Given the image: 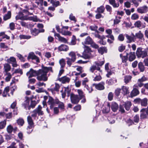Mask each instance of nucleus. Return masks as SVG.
<instances>
[{
    "label": "nucleus",
    "mask_w": 148,
    "mask_h": 148,
    "mask_svg": "<svg viewBox=\"0 0 148 148\" xmlns=\"http://www.w3.org/2000/svg\"><path fill=\"white\" fill-rule=\"evenodd\" d=\"M71 44L72 45H75L76 43V39L75 36H73L72 38V39L71 42Z\"/></svg>",
    "instance_id": "64"
},
{
    "label": "nucleus",
    "mask_w": 148,
    "mask_h": 148,
    "mask_svg": "<svg viewBox=\"0 0 148 148\" xmlns=\"http://www.w3.org/2000/svg\"><path fill=\"white\" fill-rule=\"evenodd\" d=\"M16 60V58L13 57H11L9 58L8 59L7 62L10 63L11 64L14 61H15Z\"/></svg>",
    "instance_id": "55"
},
{
    "label": "nucleus",
    "mask_w": 148,
    "mask_h": 148,
    "mask_svg": "<svg viewBox=\"0 0 148 148\" xmlns=\"http://www.w3.org/2000/svg\"><path fill=\"white\" fill-rule=\"evenodd\" d=\"M40 71H42L43 73H46L47 74V72L49 71H50L51 72H52V68L51 67H46L43 66L42 68V69H39V70Z\"/></svg>",
    "instance_id": "18"
},
{
    "label": "nucleus",
    "mask_w": 148,
    "mask_h": 148,
    "mask_svg": "<svg viewBox=\"0 0 148 148\" xmlns=\"http://www.w3.org/2000/svg\"><path fill=\"white\" fill-rule=\"evenodd\" d=\"M84 51L83 52L81 57L85 59H88L92 58L93 56L91 52L92 51L89 47L85 45L84 46Z\"/></svg>",
    "instance_id": "1"
},
{
    "label": "nucleus",
    "mask_w": 148,
    "mask_h": 148,
    "mask_svg": "<svg viewBox=\"0 0 148 148\" xmlns=\"http://www.w3.org/2000/svg\"><path fill=\"white\" fill-rule=\"evenodd\" d=\"M11 17V13L10 11H8L7 14H5L3 16V20L6 21L9 19Z\"/></svg>",
    "instance_id": "41"
},
{
    "label": "nucleus",
    "mask_w": 148,
    "mask_h": 148,
    "mask_svg": "<svg viewBox=\"0 0 148 148\" xmlns=\"http://www.w3.org/2000/svg\"><path fill=\"white\" fill-rule=\"evenodd\" d=\"M7 76L5 78V80L6 82L9 81L12 77V75L10 73H7L5 74Z\"/></svg>",
    "instance_id": "53"
},
{
    "label": "nucleus",
    "mask_w": 148,
    "mask_h": 148,
    "mask_svg": "<svg viewBox=\"0 0 148 148\" xmlns=\"http://www.w3.org/2000/svg\"><path fill=\"white\" fill-rule=\"evenodd\" d=\"M65 90L64 92H62V91L61 92H62V95L63 98H64L66 96V94H67V96L69 97L70 96L71 90L69 87H67L64 88Z\"/></svg>",
    "instance_id": "13"
},
{
    "label": "nucleus",
    "mask_w": 148,
    "mask_h": 148,
    "mask_svg": "<svg viewBox=\"0 0 148 148\" xmlns=\"http://www.w3.org/2000/svg\"><path fill=\"white\" fill-rule=\"evenodd\" d=\"M59 63L61 66V69H63L65 67L66 64L65 60L62 58L60 60Z\"/></svg>",
    "instance_id": "38"
},
{
    "label": "nucleus",
    "mask_w": 148,
    "mask_h": 148,
    "mask_svg": "<svg viewBox=\"0 0 148 148\" xmlns=\"http://www.w3.org/2000/svg\"><path fill=\"white\" fill-rule=\"evenodd\" d=\"M131 18L133 20H136L139 18V16L137 14L134 13L132 15Z\"/></svg>",
    "instance_id": "63"
},
{
    "label": "nucleus",
    "mask_w": 148,
    "mask_h": 148,
    "mask_svg": "<svg viewBox=\"0 0 148 148\" xmlns=\"http://www.w3.org/2000/svg\"><path fill=\"white\" fill-rule=\"evenodd\" d=\"M93 41L92 39L89 36H88L85 39L84 42H82L83 44H84L87 45H90L92 42Z\"/></svg>",
    "instance_id": "24"
},
{
    "label": "nucleus",
    "mask_w": 148,
    "mask_h": 148,
    "mask_svg": "<svg viewBox=\"0 0 148 148\" xmlns=\"http://www.w3.org/2000/svg\"><path fill=\"white\" fill-rule=\"evenodd\" d=\"M136 54L138 58H144L147 56V51L141 47L137 48L136 52Z\"/></svg>",
    "instance_id": "2"
},
{
    "label": "nucleus",
    "mask_w": 148,
    "mask_h": 148,
    "mask_svg": "<svg viewBox=\"0 0 148 148\" xmlns=\"http://www.w3.org/2000/svg\"><path fill=\"white\" fill-rule=\"evenodd\" d=\"M119 108L118 105L115 102H112L111 104V108L112 110L114 112H116Z\"/></svg>",
    "instance_id": "25"
},
{
    "label": "nucleus",
    "mask_w": 148,
    "mask_h": 148,
    "mask_svg": "<svg viewBox=\"0 0 148 148\" xmlns=\"http://www.w3.org/2000/svg\"><path fill=\"white\" fill-rule=\"evenodd\" d=\"M104 85L105 82H102L98 84H93L92 86H95L97 89L101 90H103L105 89Z\"/></svg>",
    "instance_id": "8"
},
{
    "label": "nucleus",
    "mask_w": 148,
    "mask_h": 148,
    "mask_svg": "<svg viewBox=\"0 0 148 148\" xmlns=\"http://www.w3.org/2000/svg\"><path fill=\"white\" fill-rule=\"evenodd\" d=\"M135 36H136L137 38L140 39H142L143 38H144L143 35L140 31L138 32L136 34Z\"/></svg>",
    "instance_id": "44"
},
{
    "label": "nucleus",
    "mask_w": 148,
    "mask_h": 148,
    "mask_svg": "<svg viewBox=\"0 0 148 148\" xmlns=\"http://www.w3.org/2000/svg\"><path fill=\"white\" fill-rule=\"evenodd\" d=\"M98 50L99 52L101 55L103 54L104 52L106 53L107 50L106 48L104 47H101L99 48Z\"/></svg>",
    "instance_id": "33"
},
{
    "label": "nucleus",
    "mask_w": 148,
    "mask_h": 148,
    "mask_svg": "<svg viewBox=\"0 0 148 148\" xmlns=\"http://www.w3.org/2000/svg\"><path fill=\"white\" fill-rule=\"evenodd\" d=\"M7 132L9 133H11L13 130V127L11 125H9L7 127Z\"/></svg>",
    "instance_id": "54"
},
{
    "label": "nucleus",
    "mask_w": 148,
    "mask_h": 148,
    "mask_svg": "<svg viewBox=\"0 0 148 148\" xmlns=\"http://www.w3.org/2000/svg\"><path fill=\"white\" fill-rule=\"evenodd\" d=\"M110 110V104L108 103L106 106L103 108L102 111L103 113H106L109 112Z\"/></svg>",
    "instance_id": "29"
},
{
    "label": "nucleus",
    "mask_w": 148,
    "mask_h": 148,
    "mask_svg": "<svg viewBox=\"0 0 148 148\" xmlns=\"http://www.w3.org/2000/svg\"><path fill=\"white\" fill-rule=\"evenodd\" d=\"M4 71L6 72V73H8V72L10 70L11 66L8 64H5L4 65Z\"/></svg>",
    "instance_id": "32"
},
{
    "label": "nucleus",
    "mask_w": 148,
    "mask_h": 148,
    "mask_svg": "<svg viewBox=\"0 0 148 148\" xmlns=\"http://www.w3.org/2000/svg\"><path fill=\"white\" fill-rule=\"evenodd\" d=\"M24 123V120L22 119H19L17 120V123L19 125L22 126Z\"/></svg>",
    "instance_id": "57"
},
{
    "label": "nucleus",
    "mask_w": 148,
    "mask_h": 148,
    "mask_svg": "<svg viewBox=\"0 0 148 148\" xmlns=\"http://www.w3.org/2000/svg\"><path fill=\"white\" fill-rule=\"evenodd\" d=\"M38 73V70L36 71L31 69L27 73L26 75L28 77V78H30L33 77L37 76Z\"/></svg>",
    "instance_id": "9"
},
{
    "label": "nucleus",
    "mask_w": 148,
    "mask_h": 148,
    "mask_svg": "<svg viewBox=\"0 0 148 148\" xmlns=\"http://www.w3.org/2000/svg\"><path fill=\"white\" fill-rule=\"evenodd\" d=\"M47 104L49 106L50 109L52 110L56 104V100H54L51 97H49L47 101Z\"/></svg>",
    "instance_id": "7"
},
{
    "label": "nucleus",
    "mask_w": 148,
    "mask_h": 148,
    "mask_svg": "<svg viewBox=\"0 0 148 148\" xmlns=\"http://www.w3.org/2000/svg\"><path fill=\"white\" fill-rule=\"evenodd\" d=\"M6 124V120L5 119L3 121L0 122V130L4 129Z\"/></svg>",
    "instance_id": "36"
},
{
    "label": "nucleus",
    "mask_w": 148,
    "mask_h": 148,
    "mask_svg": "<svg viewBox=\"0 0 148 148\" xmlns=\"http://www.w3.org/2000/svg\"><path fill=\"white\" fill-rule=\"evenodd\" d=\"M138 67L140 72H143L145 70V66L142 62H140L138 64Z\"/></svg>",
    "instance_id": "30"
},
{
    "label": "nucleus",
    "mask_w": 148,
    "mask_h": 148,
    "mask_svg": "<svg viewBox=\"0 0 148 148\" xmlns=\"http://www.w3.org/2000/svg\"><path fill=\"white\" fill-rule=\"evenodd\" d=\"M147 99L145 98L142 99H137L135 100V101L137 103H140L142 106H146L147 105Z\"/></svg>",
    "instance_id": "10"
},
{
    "label": "nucleus",
    "mask_w": 148,
    "mask_h": 148,
    "mask_svg": "<svg viewBox=\"0 0 148 148\" xmlns=\"http://www.w3.org/2000/svg\"><path fill=\"white\" fill-rule=\"evenodd\" d=\"M16 56L21 61L24 62L25 61V59L24 57L21 54L18 53H17Z\"/></svg>",
    "instance_id": "52"
},
{
    "label": "nucleus",
    "mask_w": 148,
    "mask_h": 148,
    "mask_svg": "<svg viewBox=\"0 0 148 148\" xmlns=\"http://www.w3.org/2000/svg\"><path fill=\"white\" fill-rule=\"evenodd\" d=\"M70 98L72 103L74 104L77 103L80 99L78 95L73 93L71 94Z\"/></svg>",
    "instance_id": "6"
},
{
    "label": "nucleus",
    "mask_w": 148,
    "mask_h": 148,
    "mask_svg": "<svg viewBox=\"0 0 148 148\" xmlns=\"http://www.w3.org/2000/svg\"><path fill=\"white\" fill-rule=\"evenodd\" d=\"M104 60L99 61H96L95 62L96 65L97 66V67L101 66H102L104 63Z\"/></svg>",
    "instance_id": "46"
},
{
    "label": "nucleus",
    "mask_w": 148,
    "mask_h": 148,
    "mask_svg": "<svg viewBox=\"0 0 148 148\" xmlns=\"http://www.w3.org/2000/svg\"><path fill=\"white\" fill-rule=\"evenodd\" d=\"M125 36L127 40V42L128 43H130L132 42H134L135 40V36L133 33L131 34V36H129L127 34H125Z\"/></svg>",
    "instance_id": "11"
},
{
    "label": "nucleus",
    "mask_w": 148,
    "mask_h": 148,
    "mask_svg": "<svg viewBox=\"0 0 148 148\" xmlns=\"http://www.w3.org/2000/svg\"><path fill=\"white\" fill-rule=\"evenodd\" d=\"M19 38L20 39H28L31 38V36L29 35H21L19 36Z\"/></svg>",
    "instance_id": "49"
},
{
    "label": "nucleus",
    "mask_w": 148,
    "mask_h": 148,
    "mask_svg": "<svg viewBox=\"0 0 148 148\" xmlns=\"http://www.w3.org/2000/svg\"><path fill=\"white\" fill-rule=\"evenodd\" d=\"M5 117L6 118V120L7 119H11L12 117V112H10L8 113H6L5 114Z\"/></svg>",
    "instance_id": "58"
},
{
    "label": "nucleus",
    "mask_w": 148,
    "mask_h": 148,
    "mask_svg": "<svg viewBox=\"0 0 148 148\" xmlns=\"http://www.w3.org/2000/svg\"><path fill=\"white\" fill-rule=\"evenodd\" d=\"M97 26L96 25L91 26L90 27V28L92 31H95L96 32L98 33H99V32L97 30Z\"/></svg>",
    "instance_id": "51"
},
{
    "label": "nucleus",
    "mask_w": 148,
    "mask_h": 148,
    "mask_svg": "<svg viewBox=\"0 0 148 148\" xmlns=\"http://www.w3.org/2000/svg\"><path fill=\"white\" fill-rule=\"evenodd\" d=\"M37 76V79L39 81H46L47 80L48 77L47 76V74L43 73L42 71L38 70V73Z\"/></svg>",
    "instance_id": "4"
},
{
    "label": "nucleus",
    "mask_w": 148,
    "mask_h": 148,
    "mask_svg": "<svg viewBox=\"0 0 148 148\" xmlns=\"http://www.w3.org/2000/svg\"><path fill=\"white\" fill-rule=\"evenodd\" d=\"M42 109V107L40 105H39L38 108L32 112L31 116L35 119L37 116V114L39 115H42L43 114V112L41 110Z\"/></svg>",
    "instance_id": "3"
},
{
    "label": "nucleus",
    "mask_w": 148,
    "mask_h": 148,
    "mask_svg": "<svg viewBox=\"0 0 148 148\" xmlns=\"http://www.w3.org/2000/svg\"><path fill=\"white\" fill-rule=\"evenodd\" d=\"M13 73H20L21 75H22L23 73V72L22 69L19 68L16 69Z\"/></svg>",
    "instance_id": "61"
},
{
    "label": "nucleus",
    "mask_w": 148,
    "mask_h": 148,
    "mask_svg": "<svg viewBox=\"0 0 148 148\" xmlns=\"http://www.w3.org/2000/svg\"><path fill=\"white\" fill-rule=\"evenodd\" d=\"M127 55L129 56L128 59L129 61L130 62L133 61L136 58V56L134 52H130L129 54L127 53Z\"/></svg>",
    "instance_id": "19"
},
{
    "label": "nucleus",
    "mask_w": 148,
    "mask_h": 148,
    "mask_svg": "<svg viewBox=\"0 0 148 148\" xmlns=\"http://www.w3.org/2000/svg\"><path fill=\"white\" fill-rule=\"evenodd\" d=\"M77 92L79 95V98L80 99H82L85 97L82 90H78Z\"/></svg>",
    "instance_id": "47"
},
{
    "label": "nucleus",
    "mask_w": 148,
    "mask_h": 148,
    "mask_svg": "<svg viewBox=\"0 0 148 148\" xmlns=\"http://www.w3.org/2000/svg\"><path fill=\"white\" fill-rule=\"evenodd\" d=\"M56 104H58V108L62 110H63L64 108V103L60 101L58 99H56Z\"/></svg>",
    "instance_id": "31"
},
{
    "label": "nucleus",
    "mask_w": 148,
    "mask_h": 148,
    "mask_svg": "<svg viewBox=\"0 0 148 148\" xmlns=\"http://www.w3.org/2000/svg\"><path fill=\"white\" fill-rule=\"evenodd\" d=\"M84 88H86L88 91L89 93H91L93 91L92 88V86L89 87L88 85L84 86Z\"/></svg>",
    "instance_id": "59"
},
{
    "label": "nucleus",
    "mask_w": 148,
    "mask_h": 148,
    "mask_svg": "<svg viewBox=\"0 0 148 148\" xmlns=\"http://www.w3.org/2000/svg\"><path fill=\"white\" fill-rule=\"evenodd\" d=\"M66 59L67 60L66 61L67 64L69 66H70L72 63L75 61V60L70 59V58L69 57H66Z\"/></svg>",
    "instance_id": "40"
},
{
    "label": "nucleus",
    "mask_w": 148,
    "mask_h": 148,
    "mask_svg": "<svg viewBox=\"0 0 148 148\" xmlns=\"http://www.w3.org/2000/svg\"><path fill=\"white\" fill-rule=\"evenodd\" d=\"M58 49L60 51H66L69 49V47L66 45L62 44L58 47Z\"/></svg>",
    "instance_id": "22"
},
{
    "label": "nucleus",
    "mask_w": 148,
    "mask_h": 148,
    "mask_svg": "<svg viewBox=\"0 0 148 148\" xmlns=\"http://www.w3.org/2000/svg\"><path fill=\"white\" fill-rule=\"evenodd\" d=\"M132 77L131 76H127L125 77L124 82L126 84H127L131 80Z\"/></svg>",
    "instance_id": "48"
},
{
    "label": "nucleus",
    "mask_w": 148,
    "mask_h": 148,
    "mask_svg": "<svg viewBox=\"0 0 148 148\" xmlns=\"http://www.w3.org/2000/svg\"><path fill=\"white\" fill-rule=\"evenodd\" d=\"M104 10L105 8L104 6H101L97 8V10L95 12L102 13L104 12Z\"/></svg>",
    "instance_id": "37"
},
{
    "label": "nucleus",
    "mask_w": 148,
    "mask_h": 148,
    "mask_svg": "<svg viewBox=\"0 0 148 148\" xmlns=\"http://www.w3.org/2000/svg\"><path fill=\"white\" fill-rule=\"evenodd\" d=\"M137 11L141 14L146 13L148 11V7L146 5L140 7L137 9Z\"/></svg>",
    "instance_id": "14"
},
{
    "label": "nucleus",
    "mask_w": 148,
    "mask_h": 148,
    "mask_svg": "<svg viewBox=\"0 0 148 148\" xmlns=\"http://www.w3.org/2000/svg\"><path fill=\"white\" fill-rule=\"evenodd\" d=\"M29 99L28 97H26V100L22 103V106L26 110H28L29 107Z\"/></svg>",
    "instance_id": "15"
},
{
    "label": "nucleus",
    "mask_w": 148,
    "mask_h": 148,
    "mask_svg": "<svg viewBox=\"0 0 148 148\" xmlns=\"http://www.w3.org/2000/svg\"><path fill=\"white\" fill-rule=\"evenodd\" d=\"M128 88L125 86H123L122 87L121 90V93L124 95L129 93Z\"/></svg>",
    "instance_id": "21"
},
{
    "label": "nucleus",
    "mask_w": 148,
    "mask_h": 148,
    "mask_svg": "<svg viewBox=\"0 0 148 148\" xmlns=\"http://www.w3.org/2000/svg\"><path fill=\"white\" fill-rule=\"evenodd\" d=\"M55 36L57 37L59 41L61 42L66 43L67 42V40L65 38L61 36L58 34L55 33Z\"/></svg>",
    "instance_id": "16"
},
{
    "label": "nucleus",
    "mask_w": 148,
    "mask_h": 148,
    "mask_svg": "<svg viewBox=\"0 0 148 148\" xmlns=\"http://www.w3.org/2000/svg\"><path fill=\"white\" fill-rule=\"evenodd\" d=\"M23 18V15L22 13H20L18 14L16 16V20L22 19Z\"/></svg>",
    "instance_id": "60"
},
{
    "label": "nucleus",
    "mask_w": 148,
    "mask_h": 148,
    "mask_svg": "<svg viewBox=\"0 0 148 148\" xmlns=\"http://www.w3.org/2000/svg\"><path fill=\"white\" fill-rule=\"evenodd\" d=\"M69 56L71 57L70 59L75 60L76 59V55L75 52H71L69 53Z\"/></svg>",
    "instance_id": "45"
},
{
    "label": "nucleus",
    "mask_w": 148,
    "mask_h": 148,
    "mask_svg": "<svg viewBox=\"0 0 148 148\" xmlns=\"http://www.w3.org/2000/svg\"><path fill=\"white\" fill-rule=\"evenodd\" d=\"M31 33L33 35L36 36L39 33V31L38 29L34 28L31 30Z\"/></svg>",
    "instance_id": "43"
},
{
    "label": "nucleus",
    "mask_w": 148,
    "mask_h": 148,
    "mask_svg": "<svg viewBox=\"0 0 148 148\" xmlns=\"http://www.w3.org/2000/svg\"><path fill=\"white\" fill-rule=\"evenodd\" d=\"M131 105L132 103L130 101H127L126 102H125L124 103V107L125 108V109L127 110H129Z\"/></svg>",
    "instance_id": "34"
},
{
    "label": "nucleus",
    "mask_w": 148,
    "mask_h": 148,
    "mask_svg": "<svg viewBox=\"0 0 148 148\" xmlns=\"http://www.w3.org/2000/svg\"><path fill=\"white\" fill-rule=\"evenodd\" d=\"M116 80L114 78L113 79H111L106 81V83L108 85H113L114 83L116 82Z\"/></svg>",
    "instance_id": "28"
},
{
    "label": "nucleus",
    "mask_w": 148,
    "mask_h": 148,
    "mask_svg": "<svg viewBox=\"0 0 148 148\" xmlns=\"http://www.w3.org/2000/svg\"><path fill=\"white\" fill-rule=\"evenodd\" d=\"M141 114L140 115L141 119H145L148 116V106L147 108H143L140 110Z\"/></svg>",
    "instance_id": "5"
},
{
    "label": "nucleus",
    "mask_w": 148,
    "mask_h": 148,
    "mask_svg": "<svg viewBox=\"0 0 148 148\" xmlns=\"http://www.w3.org/2000/svg\"><path fill=\"white\" fill-rule=\"evenodd\" d=\"M95 70H97V71L99 72H100L101 73H102V71L101 70L100 68L99 67H97L96 66L92 65L90 68V71L92 73H93Z\"/></svg>",
    "instance_id": "20"
},
{
    "label": "nucleus",
    "mask_w": 148,
    "mask_h": 148,
    "mask_svg": "<svg viewBox=\"0 0 148 148\" xmlns=\"http://www.w3.org/2000/svg\"><path fill=\"white\" fill-rule=\"evenodd\" d=\"M27 121L29 125L28 129H30L32 127H33L34 123L31 116H29L27 117Z\"/></svg>",
    "instance_id": "23"
},
{
    "label": "nucleus",
    "mask_w": 148,
    "mask_h": 148,
    "mask_svg": "<svg viewBox=\"0 0 148 148\" xmlns=\"http://www.w3.org/2000/svg\"><path fill=\"white\" fill-rule=\"evenodd\" d=\"M109 3L114 8H118L119 5V3H116L115 0H108Z\"/></svg>",
    "instance_id": "26"
},
{
    "label": "nucleus",
    "mask_w": 148,
    "mask_h": 148,
    "mask_svg": "<svg viewBox=\"0 0 148 148\" xmlns=\"http://www.w3.org/2000/svg\"><path fill=\"white\" fill-rule=\"evenodd\" d=\"M69 78L66 77H64L61 78L60 80L63 83L69 82L70 81Z\"/></svg>",
    "instance_id": "42"
},
{
    "label": "nucleus",
    "mask_w": 148,
    "mask_h": 148,
    "mask_svg": "<svg viewBox=\"0 0 148 148\" xmlns=\"http://www.w3.org/2000/svg\"><path fill=\"white\" fill-rule=\"evenodd\" d=\"M144 84L140 82L138 79L137 80V83L134 85V87L135 88L141 87L144 86Z\"/></svg>",
    "instance_id": "35"
},
{
    "label": "nucleus",
    "mask_w": 148,
    "mask_h": 148,
    "mask_svg": "<svg viewBox=\"0 0 148 148\" xmlns=\"http://www.w3.org/2000/svg\"><path fill=\"white\" fill-rule=\"evenodd\" d=\"M139 93V92L138 89L136 88H134L131 92V97H133L137 95Z\"/></svg>",
    "instance_id": "27"
},
{
    "label": "nucleus",
    "mask_w": 148,
    "mask_h": 148,
    "mask_svg": "<svg viewBox=\"0 0 148 148\" xmlns=\"http://www.w3.org/2000/svg\"><path fill=\"white\" fill-rule=\"evenodd\" d=\"M61 33L64 35L65 36H71V33L69 31H63L61 32Z\"/></svg>",
    "instance_id": "50"
},
{
    "label": "nucleus",
    "mask_w": 148,
    "mask_h": 148,
    "mask_svg": "<svg viewBox=\"0 0 148 148\" xmlns=\"http://www.w3.org/2000/svg\"><path fill=\"white\" fill-rule=\"evenodd\" d=\"M30 59L35 60L37 62H40L39 58L36 56L33 52L29 53L28 55L27 59L28 60H29Z\"/></svg>",
    "instance_id": "12"
},
{
    "label": "nucleus",
    "mask_w": 148,
    "mask_h": 148,
    "mask_svg": "<svg viewBox=\"0 0 148 148\" xmlns=\"http://www.w3.org/2000/svg\"><path fill=\"white\" fill-rule=\"evenodd\" d=\"M55 85L54 88L51 89V90L52 91H59V89L60 88V86L58 84H57L56 83H55Z\"/></svg>",
    "instance_id": "56"
},
{
    "label": "nucleus",
    "mask_w": 148,
    "mask_h": 148,
    "mask_svg": "<svg viewBox=\"0 0 148 148\" xmlns=\"http://www.w3.org/2000/svg\"><path fill=\"white\" fill-rule=\"evenodd\" d=\"M139 120V117L138 115H136L134 117V122L138 123Z\"/></svg>",
    "instance_id": "62"
},
{
    "label": "nucleus",
    "mask_w": 148,
    "mask_h": 148,
    "mask_svg": "<svg viewBox=\"0 0 148 148\" xmlns=\"http://www.w3.org/2000/svg\"><path fill=\"white\" fill-rule=\"evenodd\" d=\"M95 74L96 76L94 77L93 80L94 81H99L102 79L101 75L102 74V72L101 73L97 71H96L95 73Z\"/></svg>",
    "instance_id": "17"
},
{
    "label": "nucleus",
    "mask_w": 148,
    "mask_h": 148,
    "mask_svg": "<svg viewBox=\"0 0 148 148\" xmlns=\"http://www.w3.org/2000/svg\"><path fill=\"white\" fill-rule=\"evenodd\" d=\"M38 103V102H37L35 101L32 100L31 101L30 105H29V107L28 110H30L31 108H34Z\"/></svg>",
    "instance_id": "39"
}]
</instances>
